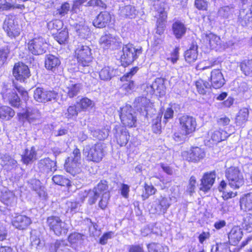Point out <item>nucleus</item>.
Instances as JSON below:
<instances>
[{
	"label": "nucleus",
	"mask_w": 252,
	"mask_h": 252,
	"mask_svg": "<svg viewBox=\"0 0 252 252\" xmlns=\"http://www.w3.org/2000/svg\"><path fill=\"white\" fill-rule=\"evenodd\" d=\"M80 110L86 111L92 108L94 105V102L87 97H84L77 103Z\"/></svg>",
	"instance_id": "obj_46"
},
{
	"label": "nucleus",
	"mask_w": 252,
	"mask_h": 252,
	"mask_svg": "<svg viewBox=\"0 0 252 252\" xmlns=\"http://www.w3.org/2000/svg\"><path fill=\"white\" fill-rule=\"evenodd\" d=\"M3 28L8 36L15 38L19 35L20 29L15 20V16L12 15H7L4 21Z\"/></svg>",
	"instance_id": "obj_10"
},
{
	"label": "nucleus",
	"mask_w": 252,
	"mask_h": 252,
	"mask_svg": "<svg viewBox=\"0 0 252 252\" xmlns=\"http://www.w3.org/2000/svg\"><path fill=\"white\" fill-rule=\"evenodd\" d=\"M240 67L245 75L252 76V59L244 60L241 63Z\"/></svg>",
	"instance_id": "obj_44"
},
{
	"label": "nucleus",
	"mask_w": 252,
	"mask_h": 252,
	"mask_svg": "<svg viewBox=\"0 0 252 252\" xmlns=\"http://www.w3.org/2000/svg\"><path fill=\"white\" fill-rule=\"evenodd\" d=\"M3 167L6 170H10L15 168L17 165L16 160L11 157L4 155L2 158V163Z\"/></svg>",
	"instance_id": "obj_41"
},
{
	"label": "nucleus",
	"mask_w": 252,
	"mask_h": 252,
	"mask_svg": "<svg viewBox=\"0 0 252 252\" xmlns=\"http://www.w3.org/2000/svg\"><path fill=\"white\" fill-rule=\"evenodd\" d=\"M13 74L16 79L20 82H24L25 79L30 76V72L27 65L23 63L15 64L13 69Z\"/></svg>",
	"instance_id": "obj_14"
},
{
	"label": "nucleus",
	"mask_w": 252,
	"mask_h": 252,
	"mask_svg": "<svg viewBox=\"0 0 252 252\" xmlns=\"http://www.w3.org/2000/svg\"><path fill=\"white\" fill-rule=\"evenodd\" d=\"M149 252H168V249L167 247L155 243H152L147 245Z\"/></svg>",
	"instance_id": "obj_50"
},
{
	"label": "nucleus",
	"mask_w": 252,
	"mask_h": 252,
	"mask_svg": "<svg viewBox=\"0 0 252 252\" xmlns=\"http://www.w3.org/2000/svg\"><path fill=\"white\" fill-rule=\"evenodd\" d=\"M119 14L122 17L133 18L135 17L136 9L134 7L130 5L121 6L119 10Z\"/></svg>",
	"instance_id": "obj_31"
},
{
	"label": "nucleus",
	"mask_w": 252,
	"mask_h": 252,
	"mask_svg": "<svg viewBox=\"0 0 252 252\" xmlns=\"http://www.w3.org/2000/svg\"><path fill=\"white\" fill-rule=\"evenodd\" d=\"M53 182L56 185L61 186L69 187L71 186L70 181L62 175H56L52 178Z\"/></svg>",
	"instance_id": "obj_51"
},
{
	"label": "nucleus",
	"mask_w": 252,
	"mask_h": 252,
	"mask_svg": "<svg viewBox=\"0 0 252 252\" xmlns=\"http://www.w3.org/2000/svg\"><path fill=\"white\" fill-rule=\"evenodd\" d=\"M225 177L228 180V185L223 180L220 184L219 189L223 192V197L228 199L236 195V193L227 191L228 186L234 189H238L244 184V180L242 173L238 167L234 166L226 169Z\"/></svg>",
	"instance_id": "obj_2"
},
{
	"label": "nucleus",
	"mask_w": 252,
	"mask_h": 252,
	"mask_svg": "<svg viewBox=\"0 0 252 252\" xmlns=\"http://www.w3.org/2000/svg\"><path fill=\"white\" fill-rule=\"evenodd\" d=\"M54 247L56 252H73L66 248L63 241L57 240L55 243Z\"/></svg>",
	"instance_id": "obj_60"
},
{
	"label": "nucleus",
	"mask_w": 252,
	"mask_h": 252,
	"mask_svg": "<svg viewBox=\"0 0 252 252\" xmlns=\"http://www.w3.org/2000/svg\"><path fill=\"white\" fill-rule=\"evenodd\" d=\"M30 123L36 124L38 123L41 119V114L37 108H28L25 113L22 114Z\"/></svg>",
	"instance_id": "obj_24"
},
{
	"label": "nucleus",
	"mask_w": 252,
	"mask_h": 252,
	"mask_svg": "<svg viewBox=\"0 0 252 252\" xmlns=\"http://www.w3.org/2000/svg\"><path fill=\"white\" fill-rule=\"evenodd\" d=\"M15 115V112L8 106H3L0 107V118L8 120Z\"/></svg>",
	"instance_id": "obj_43"
},
{
	"label": "nucleus",
	"mask_w": 252,
	"mask_h": 252,
	"mask_svg": "<svg viewBox=\"0 0 252 252\" xmlns=\"http://www.w3.org/2000/svg\"><path fill=\"white\" fill-rule=\"evenodd\" d=\"M47 43L45 39L41 36H37L30 40L28 43L29 51L34 55L44 54L47 49Z\"/></svg>",
	"instance_id": "obj_7"
},
{
	"label": "nucleus",
	"mask_w": 252,
	"mask_h": 252,
	"mask_svg": "<svg viewBox=\"0 0 252 252\" xmlns=\"http://www.w3.org/2000/svg\"><path fill=\"white\" fill-rule=\"evenodd\" d=\"M165 90L163 80L161 78H157L151 85L147 86L146 91L150 94H155L160 96L164 94Z\"/></svg>",
	"instance_id": "obj_18"
},
{
	"label": "nucleus",
	"mask_w": 252,
	"mask_h": 252,
	"mask_svg": "<svg viewBox=\"0 0 252 252\" xmlns=\"http://www.w3.org/2000/svg\"><path fill=\"white\" fill-rule=\"evenodd\" d=\"M197 49V46L193 45L185 52V58L187 62L191 63L196 60L198 57Z\"/></svg>",
	"instance_id": "obj_39"
},
{
	"label": "nucleus",
	"mask_w": 252,
	"mask_h": 252,
	"mask_svg": "<svg viewBox=\"0 0 252 252\" xmlns=\"http://www.w3.org/2000/svg\"><path fill=\"white\" fill-rule=\"evenodd\" d=\"M145 192L142 195L143 199H147L150 196L154 194L157 191V189L152 185L145 184Z\"/></svg>",
	"instance_id": "obj_58"
},
{
	"label": "nucleus",
	"mask_w": 252,
	"mask_h": 252,
	"mask_svg": "<svg viewBox=\"0 0 252 252\" xmlns=\"http://www.w3.org/2000/svg\"><path fill=\"white\" fill-rule=\"evenodd\" d=\"M69 11H71L70 4L67 2H64L57 7L54 14L57 17L62 18L67 15Z\"/></svg>",
	"instance_id": "obj_36"
},
{
	"label": "nucleus",
	"mask_w": 252,
	"mask_h": 252,
	"mask_svg": "<svg viewBox=\"0 0 252 252\" xmlns=\"http://www.w3.org/2000/svg\"><path fill=\"white\" fill-rule=\"evenodd\" d=\"M8 99L13 107L19 108L20 106V99L17 94L13 93L8 96Z\"/></svg>",
	"instance_id": "obj_64"
},
{
	"label": "nucleus",
	"mask_w": 252,
	"mask_h": 252,
	"mask_svg": "<svg viewBox=\"0 0 252 252\" xmlns=\"http://www.w3.org/2000/svg\"><path fill=\"white\" fill-rule=\"evenodd\" d=\"M216 173L215 171H211L204 173L201 179L199 189L204 192H208L212 187L215 179Z\"/></svg>",
	"instance_id": "obj_17"
},
{
	"label": "nucleus",
	"mask_w": 252,
	"mask_h": 252,
	"mask_svg": "<svg viewBox=\"0 0 252 252\" xmlns=\"http://www.w3.org/2000/svg\"><path fill=\"white\" fill-rule=\"evenodd\" d=\"M111 19V15L107 11L100 12L93 21L94 26L102 28L105 27L110 22Z\"/></svg>",
	"instance_id": "obj_23"
},
{
	"label": "nucleus",
	"mask_w": 252,
	"mask_h": 252,
	"mask_svg": "<svg viewBox=\"0 0 252 252\" xmlns=\"http://www.w3.org/2000/svg\"><path fill=\"white\" fill-rule=\"evenodd\" d=\"M66 160L74 162H81V153L80 150L77 148H75Z\"/></svg>",
	"instance_id": "obj_62"
},
{
	"label": "nucleus",
	"mask_w": 252,
	"mask_h": 252,
	"mask_svg": "<svg viewBox=\"0 0 252 252\" xmlns=\"http://www.w3.org/2000/svg\"><path fill=\"white\" fill-rule=\"evenodd\" d=\"M183 157L189 161L197 162L205 156L204 150L198 147H192L189 151L183 153Z\"/></svg>",
	"instance_id": "obj_15"
},
{
	"label": "nucleus",
	"mask_w": 252,
	"mask_h": 252,
	"mask_svg": "<svg viewBox=\"0 0 252 252\" xmlns=\"http://www.w3.org/2000/svg\"><path fill=\"white\" fill-rule=\"evenodd\" d=\"M238 21L243 26H246L250 22H252V7L242 8L240 10Z\"/></svg>",
	"instance_id": "obj_30"
},
{
	"label": "nucleus",
	"mask_w": 252,
	"mask_h": 252,
	"mask_svg": "<svg viewBox=\"0 0 252 252\" xmlns=\"http://www.w3.org/2000/svg\"><path fill=\"white\" fill-rule=\"evenodd\" d=\"M120 117L122 123L126 126L131 127L135 126L136 122V117L131 106L126 105L121 108L120 112Z\"/></svg>",
	"instance_id": "obj_9"
},
{
	"label": "nucleus",
	"mask_w": 252,
	"mask_h": 252,
	"mask_svg": "<svg viewBox=\"0 0 252 252\" xmlns=\"http://www.w3.org/2000/svg\"><path fill=\"white\" fill-rule=\"evenodd\" d=\"M162 115L158 114L156 118H154L152 121V129L155 133H159L161 131V120Z\"/></svg>",
	"instance_id": "obj_54"
},
{
	"label": "nucleus",
	"mask_w": 252,
	"mask_h": 252,
	"mask_svg": "<svg viewBox=\"0 0 252 252\" xmlns=\"http://www.w3.org/2000/svg\"><path fill=\"white\" fill-rule=\"evenodd\" d=\"M83 154L88 160L98 162L104 155V144L97 142L94 145H87L84 147Z\"/></svg>",
	"instance_id": "obj_4"
},
{
	"label": "nucleus",
	"mask_w": 252,
	"mask_h": 252,
	"mask_svg": "<svg viewBox=\"0 0 252 252\" xmlns=\"http://www.w3.org/2000/svg\"><path fill=\"white\" fill-rule=\"evenodd\" d=\"M100 43L104 49H114L118 45V39L111 34H106L101 36Z\"/></svg>",
	"instance_id": "obj_22"
},
{
	"label": "nucleus",
	"mask_w": 252,
	"mask_h": 252,
	"mask_svg": "<svg viewBox=\"0 0 252 252\" xmlns=\"http://www.w3.org/2000/svg\"><path fill=\"white\" fill-rule=\"evenodd\" d=\"M230 135V134L227 132L226 130H222L220 128L219 130H216L210 133L211 139L209 141L212 144H217L224 140Z\"/></svg>",
	"instance_id": "obj_26"
},
{
	"label": "nucleus",
	"mask_w": 252,
	"mask_h": 252,
	"mask_svg": "<svg viewBox=\"0 0 252 252\" xmlns=\"http://www.w3.org/2000/svg\"><path fill=\"white\" fill-rule=\"evenodd\" d=\"M234 12V7L232 5L224 6L220 7L218 11L219 16L228 18L232 16Z\"/></svg>",
	"instance_id": "obj_45"
},
{
	"label": "nucleus",
	"mask_w": 252,
	"mask_h": 252,
	"mask_svg": "<svg viewBox=\"0 0 252 252\" xmlns=\"http://www.w3.org/2000/svg\"><path fill=\"white\" fill-rule=\"evenodd\" d=\"M181 129L185 135H189L195 131L196 122L194 118L188 115H183L179 118Z\"/></svg>",
	"instance_id": "obj_13"
},
{
	"label": "nucleus",
	"mask_w": 252,
	"mask_h": 252,
	"mask_svg": "<svg viewBox=\"0 0 252 252\" xmlns=\"http://www.w3.org/2000/svg\"><path fill=\"white\" fill-rule=\"evenodd\" d=\"M61 62L59 58L53 55H48L45 60V66L49 70L54 72L60 65Z\"/></svg>",
	"instance_id": "obj_29"
},
{
	"label": "nucleus",
	"mask_w": 252,
	"mask_h": 252,
	"mask_svg": "<svg viewBox=\"0 0 252 252\" xmlns=\"http://www.w3.org/2000/svg\"><path fill=\"white\" fill-rule=\"evenodd\" d=\"M170 206L168 199L166 197L160 196L157 203V206L155 208V213L160 214L165 213L167 209Z\"/></svg>",
	"instance_id": "obj_35"
},
{
	"label": "nucleus",
	"mask_w": 252,
	"mask_h": 252,
	"mask_svg": "<svg viewBox=\"0 0 252 252\" xmlns=\"http://www.w3.org/2000/svg\"><path fill=\"white\" fill-rule=\"evenodd\" d=\"M114 69L109 66L103 68L99 72V77L103 80H110L113 75Z\"/></svg>",
	"instance_id": "obj_49"
},
{
	"label": "nucleus",
	"mask_w": 252,
	"mask_h": 252,
	"mask_svg": "<svg viewBox=\"0 0 252 252\" xmlns=\"http://www.w3.org/2000/svg\"><path fill=\"white\" fill-rule=\"evenodd\" d=\"M115 137L118 144L121 146L126 145L128 142L129 136L125 128L117 129Z\"/></svg>",
	"instance_id": "obj_34"
},
{
	"label": "nucleus",
	"mask_w": 252,
	"mask_h": 252,
	"mask_svg": "<svg viewBox=\"0 0 252 252\" xmlns=\"http://www.w3.org/2000/svg\"><path fill=\"white\" fill-rule=\"evenodd\" d=\"M248 109L246 108H243L238 113L236 118V122L238 125L241 126L248 121Z\"/></svg>",
	"instance_id": "obj_42"
},
{
	"label": "nucleus",
	"mask_w": 252,
	"mask_h": 252,
	"mask_svg": "<svg viewBox=\"0 0 252 252\" xmlns=\"http://www.w3.org/2000/svg\"><path fill=\"white\" fill-rule=\"evenodd\" d=\"M16 0H0V13L17 8Z\"/></svg>",
	"instance_id": "obj_40"
},
{
	"label": "nucleus",
	"mask_w": 252,
	"mask_h": 252,
	"mask_svg": "<svg viewBox=\"0 0 252 252\" xmlns=\"http://www.w3.org/2000/svg\"><path fill=\"white\" fill-rule=\"evenodd\" d=\"M206 40L212 49H217L221 47V40L220 37L215 34L210 33L207 34Z\"/></svg>",
	"instance_id": "obj_38"
},
{
	"label": "nucleus",
	"mask_w": 252,
	"mask_h": 252,
	"mask_svg": "<svg viewBox=\"0 0 252 252\" xmlns=\"http://www.w3.org/2000/svg\"><path fill=\"white\" fill-rule=\"evenodd\" d=\"M79 108L77 109L75 105H71L68 107L66 112L64 113V116L67 119H71L78 115L80 111Z\"/></svg>",
	"instance_id": "obj_59"
},
{
	"label": "nucleus",
	"mask_w": 252,
	"mask_h": 252,
	"mask_svg": "<svg viewBox=\"0 0 252 252\" xmlns=\"http://www.w3.org/2000/svg\"><path fill=\"white\" fill-rule=\"evenodd\" d=\"M68 38V32L65 29L54 35L55 40L61 44L65 43L67 41Z\"/></svg>",
	"instance_id": "obj_53"
},
{
	"label": "nucleus",
	"mask_w": 252,
	"mask_h": 252,
	"mask_svg": "<svg viewBox=\"0 0 252 252\" xmlns=\"http://www.w3.org/2000/svg\"><path fill=\"white\" fill-rule=\"evenodd\" d=\"M91 134L93 137L102 140L107 137L108 136V131L107 129H90Z\"/></svg>",
	"instance_id": "obj_52"
},
{
	"label": "nucleus",
	"mask_w": 252,
	"mask_h": 252,
	"mask_svg": "<svg viewBox=\"0 0 252 252\" xmlns=\"http://www.w3.org/2000/svg\"><path fill=\"white\" fill-rule=\"evenodd\" d=\"M142 47H136L132 44L124 45L122 51L123 54L121 57V61L124 66L127 65L136 60L142 53Z\"/></svg>",
	"instance_id": "obj_5"
},
{
	"label": "nucleus",
	"mask_w": 252,
	"mask_h": 252,
	"mask_svg": "<svg viewBox=\"0 0 252 252\" xmlns=\"http://www.w3.org/2000/svg\"><path fill=\"white\" fill-rule=\"evenodd\" d=\"M211 84V87L217 89L222 87L225 84V81L223 75L220 69H214L210 72L209 77Z\"/></svg>",
	"instance_id": "obj_19"
},
{
	"label": "nucleus",
	"mask_w": 252,
	"mask_h": 252,
	"mask_svg": "<svg viewBox=\"0 0 252 252\" xmlns=\"http://www.w3.org/2000/svg\"><path fill=\"white\" fill-rule=\"evenodd\" d=\"M2 201L7 205H12L16 202V198L13 192L9 191L3 195Z\"/></svg>",
	"instance_id": "obj_55"
},
{
	"label": "nucleus",
	"mask_w": 252,
	"mask_h": 252,
	"mask_svg": "<svg viewBox=\"0 0 252 252\" xmlns=\"http://www.w3.org/2000/svg\"><path fill=\"white\" fill-rule=\"evenodd\" d=\"M138 70V68L137 67H134L131 68L129 72L121 77V80L122 81H126V82L123 85V88L126 91H128L129 90L134 89V83L133 81L130 80L129 81V80H130L131 77L137 72Z\"/></svg>",
	"instance_id": "obj_28"
},
{
	"label": "nucleus",
	"mask_w": 252,
	"mask_h": 252,
	"mask_svg": "<svg viewBox=\"0 0 252 252\" xmlns=\"http://www.w3.org/2000/svg\"><path fill=\"white\" fill-rule=\"evenodd\" d=\"M243 235L242 229L239 226H234L228 234L229 243L234 246L237 245L241 240Z\"/></svg>",
	"instance_id": "obj_25"
},
{
	"label": "nucleus",
	"mask_w": 252,
	"mask_h": 252,
	"mask_svg": "<svg viewBox=\"0 0 252 252\" xmlns=\"http://www.w3.org/2000/svg\"><path fill=\"white\" fill-rule=\"evenodd\" d=\"M230 249L226 243L216 244L211 249V252H229Z\"/></svg>",
	"instance_id": "obj_57"
},
{
	"label": "nucleus",
	"mask_w": 252,
	"mask_h": 252,
	"mask_svg": "<svg viewBox=\"0 0 252 252\" xmlns=\"http://www.w3.org/2000/svg\"><path fill=\"white\" fill-rule=\"evenodd\" d=\"M164 3L158 2L155 4V9L158 14V17L156 24V34L162 36L165 28V22L167 17L166 12L165 11Z\"/></svg>",
	"instance_id": "obj_8"
},
{
	"label": "nucleus",
	"mask_w": 252,
	"mask_h": 252,
	"mask_svg": "<svg viewBox=\"0 0 252 252\" xmlns=\"http://www.w3.org/2000/svg\"><path fill=\"white\" fill-rule=\"evenodd\" d=\"M134 107L137 110H143L147 111L149 107H151V103L149 99L146 97L141 96L137 97L134 101Z\"/></svg>",
	"instance_id": "obj_33"
},
{
	"label": "nucleus",
	"mask_w": 252,
	"mask_h": 252,
	"mask_svg": "<svg viewBox=\"0 0 252 252\" xmlns=\"http://www.w3.org/2000/svg\"><path fill=\"white\" fill-rule=\"evenodd\" d=\"M82 89V85L78 81L71 78L66 79L64 83L63 91L69 98H73L76 96Z\"/></svg>",
	"instance_id": "obj_11"
},
{
	"label": "nucleus",
	"mask_w": 252,
	"mask_h": 252,
	"mask_svg": "<svg viewBox=\"0 0 252 252\" xmlns=\"http://www.w3.org/2000/svg\"><path fill=\"white\" fill-rule=\"evenodd\" d=\"M21 160L24 164L32 163L37 159V152L34 146L26 148L21 155Z\"/></svg>",
	"instance_id": "obj_20"
},
{
	"label": "nucleus",
	"mask_w": 252,
	"mask_h": 252,
	"mask_svg": "<svg viewBox=\"0 0 252 252\" xmlns=\"http://www.w3.org/2000/svg\"><path fill=\"white\" fill-rule=\"evenodd\" d=\"M32 188L34 190L39 196H43L45 195V191L44 187L41 185L40 181L35 180L33 181L32 184Z\"/></svg>",
	"instance_id": "obj_56"
},
{
	"label": "nucleus",
	"mask_w": 252,
	"mask_h": 252,
	"mask_svg": "<svg viewBox=\"0 0 252 252\" xmlns=\"http://www.w3.org/2000/svg\"><path fill=\"white\" fill-rule=\"evenodd\" d=\"M65 167L67 172L74 176L81 171V162L65 160Z\"/></svg>",
	"instance_id": "obj_32"
},
{
	"label": "nucleus",
	"mask_w": 252,
	"mask_h": 252,
	"mask_svg": "<svg viewBox=\"0 0 252 252\" xmlns=\"http://www.w3.org/2000/svg\"><path fill=\"white\" fill-rule=\"evenodd\" d=\"M12 224L16 228L20 230L26 229L32 223L30 218L26 215H18L12 220Z\"/></svg>",
	"instance_id": "obj_21"
},
{
	"label": "nucleus",
	"mask_w": 252,
	"mask_h": 252,
	"mask_svg": "<svg viewBox=\"0 0 252 252\" xmlns=\"http://www.w3.org/2000/svg\"><path fill=\"white\" fill-rule=\"evenodd\" d=\"M79 204L76 201H67L63 208L66 213L74 214L78 211Z\"/></svg>",
	"instance_id": "obj_47"
},
{
	"label": "nucleus",
	"mask_w": 252,
	"mask_h": 252,
	"mask_svg": "<svg viewBox=\"0 0 252 252\" xmlns=\"http://www.w3.org/2000/svg\"><path fill=\"white\" fill-rule=\"evenodd\" d=\"M63 22L59 20H53L47 24V27L50 30H59L63 26Z\"/></svg>",
	"instance_id": "obj_63"
},
{
	"label": "nucleus",
	"mask_w": 252,
	"mask_h": 252,
	"mask_svg": "<svg viewBox=\"0 0 252 252\" xmlns=\"http://www.w3.org/2000/svg\"><path fill=\"white\" fill-rule=\"evenodd\" d=\"M79 195L82 201L88 197L90 204H94L97 199L101 196L98 205L101 209L104 210L107 207L110 198L107 182L101 180L92 190L81 191L79 193Z\"/></svg>",
	"instance_id": "obj_1"
},
{
	"label": "nucleus",
	"mask_w": 252,
	"mask_h": 252,
	"mask_svg": "<svg viewBox=\"0 0 252 252\" xmlns=\"http://www.w3.org/2000/svg\"><path fill=\"white\" fill-rule=\"evenodd\" d=\"M47 223L50 229L58 236L65 235L69 230V225L57 216H50L47 219Z\"/></svg>",
	"instance_id": "obj_6"
},
{
	"label": "nucleus",
	"mask_w": 252,
	"mask_h": 252,
	"mask_svg": "<svg viewBox=\"0 0 252 252\" xmlns=\"http://www.w3.org/2000/svg\"><path fill=\"white\" fill-rule=\"evenodd\" d=\"M173 34L177 39L181 38L186 33L187 28L180 20L175 21L172 25Z\"/></svg>",
	"instance_id": "obj_27"
},
{
	"label": "nucleus",
	"mask_w": 252,
	"mask_h": 252,
	"mask_svg": "<svg viewBox=\"0 0 252 252\" xmlns=\"http://www.w3.org/2000/svg\"><path fill=\"white\" fill-rule=\"evenodd\" d=\"M196 89L198 93L200 94H205L206 90L211 87V84L202 79H199L195 83Z\"/></svg>",
	"instance_id": "obj_48"
},
{
	"label": "nucleus",
	"mask_w": 252,
	"mask_h": 252,
	"mask_svg": "<svg viewBox=\"0 0 252 252\" xmlns=\"http://www.w3.org/2000/svg\"><path fill=\"white\" fill-rule=\"evenodd\" d=\"M240 207L245 211L252 210V192H250L240 199Z\"/></svg>",
	"instance_id": "obj_37"
},
{
	"label": "nucleus",
	"mask_w": 252,
	"mask_h": 252,
	"mask_svg": "<svg viewBox=\"0 0 252 252\" xmlns=\"http://www.w3.org/2000/svg\"><path fill=\"white\" fill-rule=\"evenodd\" d=\"M79 70L84 73H88L92 70L91 63L92 62L91 50L88 46L79 45L75 51Z\"/></svg>",
	"instance_id": "obj_3"
},
{
	"label": "nucleus",
	"mask_w": 252,
	"mask_h": 252,
	"mask_svg": "<svg viewBox=\"0 0 252 252\" xmlns=\"http://www.w3.org/2000/svg\"><path fill=\"white\" fill-rule=\"evenodd\" d=\"M37 167L39 172L46 176L56 170V163L49 158H45L38 161Z\"/></svg>",
	"instance_id": "obj_16"
},
{
	"label": "nucleus",
	"mask_w": 252,
	"mask_h": 252,
	"mask_svg": "<svg viewBox=\"0 0 252 252\" xmlns=\"http://www.w3.org/2000/svg\"><path fill=\"white\" fill-rule=\"evenodd\" d=\"M57 94L55 91L46 90L42 88H37L34 91L33 97L36 101L45 103L55 100Z\"/></svg>",
	"instance_id": "obj_12"
},
{
	"label": "nucleus",
	"mask_w": 252,
	"mask_h": 252,
	"mask_svg": "<svg viewBox=\"0 0 252 252\" xmlns=\"http://www.w3.org/2000/svg\"><path fill=\"white\" fill-rule=\"evenodd\" d=\"M243 227L247 231H252V215L249 214L244 219Z\"/></svg>",
	"instance_id": "obj_61"
}]
</instances>
